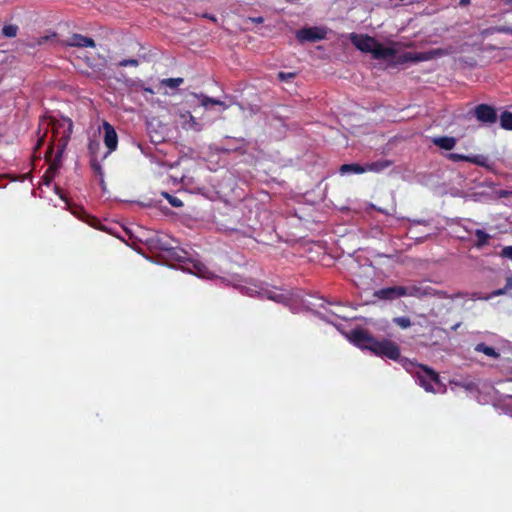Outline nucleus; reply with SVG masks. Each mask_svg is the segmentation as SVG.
<instances>
[{
    "instance_id": "nucleus-23",
    "label": "nucleus",
    "mask_w": 512,
    "mask_h": 512,
    "mask_svg": "<svg viewBox=\"0 0 512 512\" xmlns=\"http://www.w3.org/2000/svg\"><path fill=\"white\" fill-rule=\"evenodd\" d=\"M195 269L197 270V275L203 278H213L214 273L208 271V269L205 267L204 264L196 263L194 265Z\"/></svg>"
},
{
    "instance_id": "nucleus-10",
    "label": "nucleus",
    "mask_w": 512,
    "mask_h": 512,
    "mask_svg": "<svg viewBox=\"0 0 512 512\" xmlns=\"http://www.w3.org/2000/svg\"><path fill=\"white\" fill-rule=\"evenodd\" d=\"M64 45L67 47H76V48H94L96 46L95 41L87 36L82 34L73 33L70 37H68L64 41Z\"/></svg>"
},
{
    "instance_id": "nucleus-17",
    "label": "nucleus",
    "mask_w": 512,
    "mask_h": 512,
    "mask_svg": "<svg viewBox=\"0 0 512 512\" xmlns=\"http://www.w3.org/2000/svg\"><path fill=\"white\" fill-rule=\"evenodd\" d=\"M475 236L477 238V241L474 244L476 248H482L483 246L487 245L489 239L491 238V236L482 229H477L475 231Z\"/></svg>"
},
{
    "instance_id": "nucleus-2",
    "label": "nucleus",
    "mask_w": 512,
    "mask_h": 512,
    "mask_svg": "<svg viewBox=\"0 0 512 512\" xmlns=\"http://www.w3.org/2000/svg\"><path fill=\"white\" fill-rule=\"evenodd\" d=\"M72 127L73 124L71 120H68L67 129H65L60 138L57 139L56 145H54V143L51 142L45 153V159L47 162H49V167L42 176V181L43 184L46 186H49L51 184L58 169L61 166L64 151L67 147L68 141L72 134Z\"/></svg>"
},
{
    "instance_id": "nucleus-15",
    "label": "nucleus",
    "mask_w": 512,
    "mask_h": 512,
    "mask_svg": "<svg viewBox=\"0 0 512 512\" xmlns=\"http://www.w3.org/2000/svg\"><path fill=\"white\" fill-rule=\"evenodd\" d=\"M339 171L341 174H345V173L362 174V173H365V167H364V165H361L358 163L343 164V165H341Z\"/></svg>"
},
{
    "instance_id": "nucleus-36",
    "label": "nucleus",
    "mask_w": 512,
    "mask_h": 512,
    "mask_svg": "<svg viewBox=\"0 0 512 512\" xmlns=\"http://www.w3.org/2000/svg\"><path fill=\"white\" fill-rule=\"evenodd\" d=\"M504 288L506 289L507 292L512 289V277L506 278V284Z\"/></svg>"
},
{
    "instance_id": "nucleus-5",
    "label": "nucleus",
    "mask_w": 512,
    "mask_h": 512,
    "mask_svg": "<svg viewBox=\"0 0 512 512\" xmlns=\"http://www.w3.org/2000/svg\"><path fill=\"white\" fill-rule=\"evenodd\" d=\"M402 291H404V296L423 298V297H432L438 296L439 298H449L446 292L437 291L430 286H420V285H410V286H402Z\"/></svg>"
},
{
    "instance_id": "nucleus-1",
    "label": "nucleus",
    "mask_w": 512,
    "mask_h": 512,
    "mask_svg": "<svg viewBox=\"0 0 512 512\" xmlns=\"http://www.w3.org/2000/svg\"><path fill=\"white\" fill-rule=\"evenodd\" d=\"M350 340L357 347L370 350L376 356L400 361L405 367L406 365H414L407 358H401L400 347L395 342L388 339L378 340L365 329L356 328L351 330Z\"/></svg>"
},
{
    "instance_id": "nucleus-26",
    "label": "nucleus",
    "mask_w": 512,
    "mask_h": 512,
    "mask_svg": "<svg viewBox=\"0 0 512 512\" xmlns=\"http://www.w3.org/2000/svg\"><path fill=\"white\" fill-rule=\"evenodd\" d=\"M446 157H447V159H449L453 162H460V161L467 162V159H468L467 155H463V154H459V153H448L446 155Z\"/></svg>"
},
{
    "instance_id": "nucleus-14",
    "label": "nucleus",
    "mask_w": 512,
    "mask_h": 512,
    "mask_svg": "<svg viewBox=\"0 0 512 512\" xmlns=\"http://www.w3.org/2000/svg\"><path fill=\"white\" fill-rule=\"evenodd\" d=\"M474 351L475 352H479V353H483L486 356H488L490 358H493V359H497V358L500 357V353L498 351H496V349L494 347L488 346V345H486L483 342L478 343L474 347Z\"/></svg>"
},
{
    "instance_id": "nucleus-7",
    "label": "nucleus",
    "mask_w": 512,
    "mask_h": 512,
    "mask_svg": "<svg viewBox=\"0 0 512 512\" xmlns=\"http://www.w3.org/2000/svg\"><path fill=\"white\" fill-rule=\"evenodd\" d=\"M327 31L322 27H305L296 31V38L300 43H314L326 38Z\"/></svg>"
},
{
    "instance_id": "nucleus-30",
    "label": "nucleus",
    "mask_w": 512,
    "mask_h": 512,
    "mask_svg": "<svg viewBox=\"0 0 512 512\" xmlns=\"http://www.w3.org/2000/svg\"><path fill=\"white\" fill-rule=\"evenodd\" d=\"M139 62L137 59H123L121 60L118 65L120 67H127V66H133V67H136L138 66Z\"/></svg>"
},
{
    "instance_id": "nucleus-31",
    "label": "nucleus",
    "mask_w": 512,
    "mask_h": 512,
    "mask_svg": "<svg viewBox=\"0 0 512 512\" xmlns=\"http://www.w3.org/2000/svg\"><path fill=\"white\" fill-rule=\"evenodd\" d=\"M500 256L502 258H507V259H511L512 260V246H505L501 252H500Z\"/></svg>"
},
{
    "instance_id": "nucleus-38",
    "label": "nucleus",
    "mask_w": 512,
    "mask_h": 512,
    "mask_svg": "<svg viewBox=\"0 0 512 512\" xmlns=\"http://www.w3.org/2000/svg\"><path fill=\"white\" fill-rule=\"evenodd\" d=\"M470 4H471V0H460L459 1V6L460 7H466V6L470 5Z\"/></svg>"
},
{
    "instance_id": "nucleus-21",
    "label": "nucleus",
    "mask_w": 512,
    "mask_h": 512,
    "mask_svg": "<svg viewBox=\"0 0 512 512\" xmlns=\"http://www.w3.org/2000/svg\"><path fill=\"white\" fill-rule=\"evenodd\" d=\"M17 32L18 26L14 24L4 25V27L2 28V34L8 38L15 37L17 35Z\"/></svg>"
},
{
    "instance_id": "nucleus-8",
    "label": "nucleus",
    "mask_w": 512,
    "mask_h": 512,
    "mask_svg": "<svg viewBox=\"0 0 512 512\" xmlns=\"http://www.w3.org/2000/svg\"><path fill=\"white\" fill-rule=\"evenodd\" d=\"M102 128L104 131L103 141L108 151L104 154L103 159L106 158L110 153L114 152L118 147V135L113 127L108 121L104 120L102 123Z\"/></svg>"
},
{
    "instance_id": "nucleus-6",
    "label": "nucleus",
    "mask_w": 512,
    "mask_h": 512,
    "mask_svg": "<svg viewBox=\"0 0 512 512\" xmlns=\"http://www.w3.org/2000/svg\"><path fill=\"white\" fill-rule=\"evenodd\" d=\"M473 116L478 122L485 125H493L498 120L497 110L489 104H478L473 109Z\"/></svg>"
},
{
    "instance_id": "nucleus-11",
    "label": "nucleus",
    "mask_w": 512,
    "mask_h": 512,
    "mask_svg": "<svg viewBox=\"0 0 512 512\" xmlns=\"http://www.w3.org/2000/svg\"><path fill=\"white\" fill-rule=\"evenodd\" d=\"M404 291L402 286L385 287L374 293V295L383 300H395L400 297H404Z\"/></svg>"
},
{
    "instance_id": "nucleus-22",
    "label": "nucleus",
    "mask_w": 512,
    "mask_h": 512,
    "mask_svg": "<svg viewBox=\"0 0 512 512\" xmlns=\"http://www.w3.org/2000/svg\"><path fill=\"white\" fill-rule=\"evenodd\" d=\"M184 82L183 78H166L161 81L162 85L167 86L169 88H177Z\"/></svg>"
},
{
    "instance_id": "nucleus-35",
    "label": "nucleus",
    "mask_w": 512,
    "mask_h": 512,
    "mask_svg": "<svg viewBox=\"0 0 512 512\" xmlns=\"http://www.w3.org/2000/svg\"><path fill=\"white\" fill-rule=\"evenodd\" d=\"M506 293H507V291H506V289L503 287V288H501V289H497V290L493 291V292L491 293V296H500V295H504V294H506Z\"/></svg>"
},
{
    "instance_id": "nucleus-34",
    "label": "nucleus",
    "mask_w": 512,
    "mask_h": 512,
    "mask_svg": "<svg viewBox=\"0 0 512 512\" xmlns=\"http://www.w3.org/2000/svg\"><path fill=\"white\" fill-rule=\"evenodd\" d=\"M49 38H50L49 36L39 37V38L36 39L35 43L31 44L30 46L34 47L35 45H42L45 42H47L49 40Z\"/></svg>"
},
{
    "instance_id": "nucleus-16",
    "label": "nucleus",
    "mask_w": 512,
    "mask_h": 512,
    "mask_svg": "<svg viewBox=\"0 0 512 512\" xmlns=\"http://www.w3.org/2000/svg\"><path fill=\"white\" fill-rule=\"evenodd\" d=\"M467 162L490 169L491 166L489 164V160L484 155H471L468 156Z\"/></svg>"
},
{
    "instance_id": "nucleus-24",
    "label": "nucleus",
    "mask_w": 512,
    "mask_h": 512,
    "mask_svg": "<svg viewBox=\"0 0 512 512\" xmlns=\"http://www.w3.org/2000/svg\"><path fill=\"white\" fill-rule=\"evenodd\" d=\"M353 281L358 287L368 286L372 281V276L370 273L365 278H363L361 275H355Z\"/></svg>"
},
{
    "instance_id": "nucleus-28",
    "label": "nucleus",
    "mask_w": 512,
    "mask_h": 512,
    "mask_svg": "<svg viewBox=\"0 0 512 512\" xmlns=\"http://www.w3.org/2000/svg\"><path fill=\"white\" fill-rule=\"evenodd\" d=\"M264 22V18L262 16H258V17H248L244 20V25H245V29H249V26L248 24L249 23H252V24H261Z\"/></svg>"
},
{
    "instance_id": "nucleus-37",
    "label": "nucleus",
    "mask_w": 512,
    "mask_h": 512,
    "mask_svg": "<svg viewBox=\"0 0 512 512\" xmlns=\"http://www.w3.org/2000/svg\"><path fill=\"white\" fill-rule=\"evenodd\" d=\"M498 31L512 35V28H510V27H501L498 29Z\"/></svg>"
},
{
    "instance_id": "nucleus-32",
    "label": "nucleus",
    "mask_w": 512,
    "mask_h": 512,
    "mask_svg": "<svg viewBox=\"0 0 512 512\" xmlns=\"http://www.w3.org/2000/svg\"><path fill=\"white\" fill-rule=\"evenodd\" d=\"M201 103L204 107H207L209 104H211V105H215V104L221 105L222 104L221 101L215 100V99H212L209 97H203V99L201 100Z\"/></svg>"
},
{
    "instance_id": "nucleus-33",
    "label": "nucleus",
    "mask_w": 512,
    "mask_h": 512,
    "mask_svg": "<svg viewBox=\"0 0 512 512\" xmlns=\"http://www.w3.org/2000/svg\"><path fill=\"white\" fill-rule=\"evenodd\" d=\"M52 132H53V138H56L59 134V128L62 126L60 122L52 121Z\"/></svg>"
},
{
    "instance_id": "nucleus-27",
    "label": "nucleus",
    "mask_w": 512,
    "mask_h": 512,
    "mask_svg": "<svg viewBox=\"0 0 512 512\" xmlns=\"http://www.w3.org/2000/svg\"><path fill=\"white\" fill-rule=\"evenodd\" d=\"M88 150L92 157L97 158V152L100 150V144L96 141H90L88 144Z\"/></svg>"
},
{
    "instance_id": "nucleus-9",
    "label": "nucleus",
    "mask_w": 512,
    "mask_h": 512,
    "mask_svg": "<svg viewBox=\"0 0 512 512\" xmlns=\"http://www.w3.org/2000/svg\"><path fill=\"white\" fill-rule=\"evenodd\" d=\"M147 244L150 250L155 252H170L174 249L170 240L166 235L155 234L147 239Z\"/></svg>"
},
{
    "instance_id": "nucleus-4",
    "label": "nucleus",
    "mask_w": 512,
    "mask_h": 512,
    "mask_svg": "<svg viewBox=\"0 0 512 512\" xmlns=\"http://www.w3.org/2000/svg\"><path fill=\"white\" fill-rule=\"evenodd\" d=\"M417 365L418 371L416 372L417 379L419 384L427 391V392H436L435 385L440 386V377L439 374L424 364H414Z\"/></svg>"
},
{
    "instance_id": "nucleus-20",
    "label": "nucleus",
    "mask_w": 512,
    "mask_h": 512,
    "mask_svg": "<svg viewBox=\"0 0 512 512\" xmlns=\"http://www.w3.org/2000/svg\"><path fill=\"white\" fill-rule=\"evenodd\" d=\"M392 322L401 329H407L412 325V322L407 316L394 317Z\"/></svg>"
},
{
    "instance_id": "nucleus-12",
    "label": "nucleus",
    "mask_w": 512,
    "mask_h": 512,
    "mask_svg": "<svg viewBox=\"0 0 512 512\" xmlns=\"http://www.w3.org/2000/svg\"><path fill=\"white\" fill-rule=\"evenodd\" d=\"M456 142V138L452 136H440L432 139V143L435 146L447 151L452 150L455 147Z\"/></svg>"
},
{
    "instance_id": "nucleus-13",
    "label": "nucleus",
    "mask_w": 512,
    "mask_h": 512,
    "mask_svg": "<svg viewBox=\"0 0 512 512\" xmlns=\"http://www.w3.org/2000/svg\"><path fill=\"white\" fill-rule=\"evenodd\" d=\"M392 164L393 163L390 160L381 159L378 161L367 163L364 165V167H365V172L372 171V172L379 173V172L387 169L388 167H390Z\"/></svg>"
},
{
    "instance_id": "nucleus-3",
    "label": "nucleus",
    "mask_w": 512,
    "mask_h": 512,
    "mask_svg": "<svg viewBox=\"0 0 512 512\" xmlns=\"http://www.w3.org/2000/svg\"><path fill=\"white\" fill-rule=\"evenodd\" d=\"M352 44L360 51L371 53L374 59H386L394 55V50L385 47L378 42L374 37L369 35H357L352 33L350 35Z\"/></svg>"
},
{
    "instance_id": "nucleus-41",
    "label": "nucleus",
    "mask_w": 512,
    "mask_h": 512,
    "mask_svg": "<svg viewBox=\"0 0 512 512\" xmlns=\"http://www.w3.org/2000/svg\"><path fill=\"white\" fill-rule=\"evenodd\" d=\"M56 192L60 195V198H63V195L60 194L58 187H56Z\"/></svg>"
},
{
    "instance_id": "nucleus-40",
    "label": "nucleus",
    "mask_w": 512,
    "mask_h": 512,
    "mask_svg": "<svg viewBox=\"0 0 512 512\" xmlns=\"http://www.w3.org/2000/svg\"><path fill=\"white\" fill-rule=\"evenodd\" d=\"M42 143H43V138H41V139L38 141L37 147H39Z\"/></svg>"
},
{
    "instance_id": "nucleus-29",
    "label": "nucleus",
    "mask_w": 512,
    "mask_h": 512,
    "mask_svg": "<svg viewBox=\"0 0 512 512\" xmlns=\"http://www.w3.org/2000/svg\"><path fill=\"white\" fill-rule=\"evenodd\" d=\"M295 76H296V73H294V72H287V73L279 72L278 73V79L282 82H284V81L287 82V81L295 78Z\"/></svg>"
},
{
    "instance_id": "nucleus-25",
    "label": "nucleus",
    "mask_w": 512,
    "mask_h": 512,
    "mask_svg": "<svg viewBox=\"0 0 512 512\" xmlns=\"http://www.w3.org/2000/svg\"><path fill=\"white\" fill-rule=\"evenodd\" d=\"M162 195L168 200L172 207L179 208L183 206V202L176 196H173L167 192H163Z\"/></svg>"
},
{
    "instance_id": "nucleus-18",
    "label": "nucleus",
    "mask_w": 512,
    "mask_h": 512,
    "mask_svg": "<svg viewBox=\"0 0 512 512\" xmlns=\"http://www.w3.org/2000/svg\"><path fill=\"white\" fill-rule=\"evenodd\" d=\"M90 167L93 170V172L95 173V175H97L100 178V184L103 186L105 184L104 177H103L104 173H103V169H102V166H101L98 158H96V157L91 158Z\"/></svg>"
},
{
    "instance_id": "nucleus-39",
    "label": "nucleus",
    "mask_w": 512,
    "mask_h": 512,
    "mask_svg": "<svg viewBox=\"0 0 512 512\" xmlns=\"http://www.w3.org/2000/svg\"><path fill=\"white\" fill-rule=\"evenodd\" d=\"M225 233H226V237H227V236H229V237H230V236L232 235L233 231L231 230V231L228 233V230L226 229V230H225Z\"/></svg>"
},
{
    "instance_id": "nucleus-19",
    "label": "nucleus",
    "mask_w": 512,
    "mask_h": 512,
    "mask_svg": "<svg viewBox=\"0 0 512 512\" xmlns=\"http://www.w3.org/2000/svg\"><path fill=\"white\" fill-rule=\"evenodd\" d=\"M500 126L501 128L505 130H512V112L510 111H503L500 114Z\"/></svg>"
}]
</instances>
